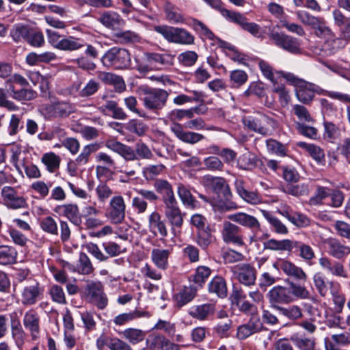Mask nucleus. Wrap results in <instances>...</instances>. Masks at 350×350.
<instances>
[{"mask_svg":"<svg viewBox=\"0 0 350 350\" xmlns=\"http://www.w3.org/2000/svg\"><path fill=\"white\" fill-rule=\"evenodd\" d=\"M208 291L220 298L226 297L228 292L226 280L221 276L214 277L208 284Z\"/></svg>","mask_w":350,"mask_h":350,"instance_id":"35","label":"nucleus"},{"mask_svg":"<svg viewBox=\"0 0 350 350\" xmlns=\"http://www.w3.org/2000/svg\"><path fill=\"white\" fill-rule=\"evenodd\" d=\"M17 252L14 248L7 246H0V264L9 265L16 261Z\"/></svg>","mask_w":350,"mask_h":350,"instance_id":"49","label":"nucleus"},{"mask_svg":"<svg viewBox=\"0 0 350 350\" xmlns=\"http://www.w3.org/2000/svg\"><path fill=\"white\" fill-rule=\"evenodd\" d=\"M196 295V288L192 286H184L174 295L176 305L182 307L191 301Z\"/></svg>","mask_w":350,"mask_h":350,"instance_id":"38","label":"nucleus"},{"mask_svg":"<svg viewBox=\"0 0 350 350\" xmlns=\"http://www.w3.org/2000/svg\"><path fill=\"white\" fill-rule=\"evenodd\" d=\"M248 79L247 74L241 70H234L230 72V81L232 87L239 88L246 83Z\"/></svg>","mask_w":350,"mask_h":350,"instance_id":"62","label":"nucleus"},{"mask_svg":"<svg viewBox=\"0 0 350 350\" xmlns=\"http://www.w3.org/2000/svg\"><path fill=\"white\" fill-rule=\"evenodd\" d=\"M174 56L169 53H145L143 59L137 64V70L142 74L158 69L161 66H172Z\"/></svg>","mask_w":350,"mask_h":350,"instance_id":"6","label":"nucleus"},{"mask_svg":"<svg viewBox=\"0 0 350 350\" xmlns=\"http://www.w3.org/2000/svg\"><path fill=\"white\" fill-rule=\"evenodd\" d=\"M62 215L66 217L76 226L81 224V217L78 206L75 204H66L57 207Z\"/></svg>","mask_w":350,"mask_h":350,"instance_id":"29","label":"nucleus"},{"mask_svg":"<svg viewBox=\"0 0 350 350\" xmlns=\"http://www.w3.org/2000/svg\"><path fill=\"white\" fill-rule=\"evenodd\" d=\"M262 215L267 219L272 226L273 230L278 234H286L288 233V228L278 218L273 216L269 212L262 210Z\"/></svg>","mask_w":350,"mask_h":350,"instance_id":"51","label":"nucleus"},{"mask_svg":"<svg viewBox=\"0 0 350 350\" xmlns=\"http://www.w3.org/2000/svg\"><path fill=\"white\" fill-rule=\"evenodd\" d=\"M25 328L30 333L32 340L38 338L40 332V315L34 309L27 310L23 319Z\"/></svg>","mask_w":350,"mask_h":350,"instance_id":"20","label":"nucleus"},{"mask_svg":"<svg viewBox=\"0 0 350 350\" xmlns=\"http://www.w3.org/2000/svg\"><path fill=\"white\" fill-rule=\"evenodd\" d=\"M213 311L211 304H202L194 306L189 310V314L193 318L204 320Z\"/></svg>","mask_w":350,"mask_h":350,"instance_id":"46","label":"nucleus"},{"mask_svg":"<svg viewBox=\"0 0 350 350\" xmlns=\"http://www.w3.org/2000/svg\"><path fill=\"white\" fill-rule=\"evenodd\" d=\"M204 185L209 187L214 193L221 195L224 200H221L213 205L215 211L221 213L233 211L237 210L239 206L232 200V193L229 185L222 177L207 175L204 176Z\"/></svg>","mask_w":350,"mask_h":350,"instance_id":"2","label":"nucleus"},{"mask_svg":"<svg viewBox=\"0 0 350 350\" xmlns=\"http://www.w3.org/2000/svg\"><path fill=\"white\" fill-rule=\"evenodd\" d=\"M42 292L43 290L38 282L29 279L21 291L19 300L24 306L34 305L40 299Z\"/></svg>","mask_w":350,"mask_h":350,"instance_id":"12","label":"nucleus"},{"mask_svg":"<svg viewBox=\"0 0 350 350\" xmlns=\"http://www.w3.org/2000/svg\"><path fill=\"white\" fill-rule=\"evenodd\" d=\"M243 123L249 130L262 135L267 136L270 134V127L273 128L275 121L260 112L243 118Z\"/></svg>","mask_w":350,"mask_h":350,"instance_id":"10","label":"nucleus"},{"mask_svg":"<svg viewBox=\"0 0 350 350\" xmlns=\"http://www.w3.org/2000/svg\"><path fill=\"white\" fill-rule=\"evenodd\" d=\"M42 163L46 167L49 172H54L59 169L61 159L53 152L44 154L41 158Z\"/></svg>","mask_w":350,"mask_h":350,"instance_id":"44","label":"nucleus"},{"mask_svg":"<svg viewBox=\"0 0 350 350\" xmlns=\"http://www.w3.org/2000/svg\"><path fill=\"white\" fill-rule=\"evenodd\" d=\"M165 12L167 19L172 23H184V17L181 14L180 10L172 5L167 2L165 5Z\"/></svg>","mask_w":350,"mask_h":350,"instance_id":"47","label":"nucleus"},{"mask_svg":"<svg viewBox=\"0 0 350 350\" xmlns=\"http://www.w3.org/2000/svg\"><path fill=\"white\" fill-rule=\"evenodd\" d=\"M331 191L332 190L327 187L317 185L314 196L309 200L310 204L313 206L321 204L323 200L330 196Z\"/></svg>","mask_w":350,"mask_h":350,"instance_id":"53","label":"nucleus"},{"mask_svg":"<svg viewBox=\"0 0 350 350\" xmlns=\"http://www.w3.org/2000/svg\"><path fill=\"white\" fill-rule=\"evenodd\" d=\"M284 78L291 85L295 88V95L302 103L309 104L313 100L314 94H323L324 90L319 85L309 83L295 76L293 73L282 72Z\"/></svg>","mask_w":350,"mask_h":350,"instance_id":"4","label":"nucleus"},{"mask_svg":"<svg viewBox=\"0 0 350 350\" xmlns=\"http://www.w3.org/2000/svg\"><path fill=\"white\" fill-rule=\"evenodd\" d=\"M288 284V286H275L269 291L267 297L273 309L275 306H280L279 304H288L296 299L316 301L305 286L291 281Z\"/></svg>","mask_w":350,"mask_h":350,"instance_id":"1","label":"nucleus"},{"mask_svg":"<svg viewBox=\"0 0 350 350\" xmlns=\"http://www.w3.org/2000/svg\"><path fill=\"white\" fill-rule=\"evenodd\" d=\"M221 238L227 244L243 246L244 241L241 234V228L229 221H224L221 230Z\"/></svg>","mask_w":350,"mask_h":350,"instance_id":"16","label":"nucleus"},{"mask_svg":"<svg viewBox=\"0 0 350 350\" xmlns=\"http://www.w3.org/2000/svg\"><path fill=\"white\" fill-rule=\"evenodd\" d=\"M40 227L47 234L55 236L58 234L57 224L51 216L42 218L40 221Z\"/></svg>","mask_w":350,"mask_h":350,"instance_id":"55","label":"nucleus"},{"mask_svg":"<svg viewBox=\"0 0 350 350\" xmlns=\"http://www.w3.org/2000/svg\"><path fill=\"white\" fill-rule=\"evenodd\" d=\"M42 111L44 115L49 118H66L75 109L72 104L66 101H57L44 106Z\"/></svg>","mask_w":350,"mask_h":350,"instance_id":"15","label":"nucleus"},{"mask_svg":"<svg viewBox=\"0 0 350 350\" xmlns=\"http://www.w3.org/2000/svg\"><path fill=\"white\" fill-rule=\"evenodd\" d=\"M319 263L323 269L334 275L347 276L343 265L339 262L332 261L329 258L324 256L319 259Z\"/></svg>","mask_w":350,"mask_h":350,"instance_id":"30","label":"nucleus"},{"mask_svg":"<svg viewBox=\"0 0 350 350\" xmlns=\"http://www.w3.org/2000/svg\"><path fill=\"white\" fill-rule=\"evenodd\" d=\"M313 281L316 288L322 297H325L328 293L329 287L332 288L334 283L333 282H325L324 279L319 274H315Z\"/></svg>","mask_w":350,"mask_h":350,"instance_id":"64","label":"nucleus"},{"mask_svg":"<svg viewBox=\"0 0 350 350\" xmlns=\"http://www.w3.org/2000/svg\"><path fill=\"white\" fill-rule=\"evenodd\" d=\"M148 228L150 231L155 236L159 235L165 237L167 235V230L165 222L161 219V215L157 212H152L148 217Z\"/></svg>","mask_w":350,"mask_h":350,"instance_id":"27","label":"nucleus"},{"mask_svg":"<svg viewBox=\"0 0 350 350\" xmlns=\"http://www.w3.org/2000/svg\"><path fill=\"white\" fill-rule=\"evenodd\" d=\"M84 46L83 40L79 38L74 36L64 37L59 50L62 51H76Z\"/></svg>","mask_w":350,"mask_h":350,"instance_id":"50","label":"nucleus"},{"mask_svg":"<svg viewBox=\"0 0 350 350\" xmlns=\"http://www.w3.org/2000/svg\"><path fill=\"white\" fill-rule=\"evenodd\" d=\"M228 219L236 222L242 226L247 227L254 230H260V223L254 216L243 212H239L228 215Z\"/></svg>","mask_w":350,"mask_h":350,"instance_id":"26","label":"nucleus"},{"mask_svg":"<svg viewBox=\"0 0 350 350\" xmlns=\"http://www.w3.org/2000/svg\"><path fill=\"white\" fill-rule=\"evenodd\" d=\"M48 293L51 300L58 304H66V299L64 289L57 284H52L49 286Z\"/></svg>","mask_w":350,"mask_h":350,"instance_id":"54","label":"nucleus"},{"mask_svg":"<svg viewBox=\"0 0 350 350\" xmlns=\"http://www.w3.org/2000/svg\"><path fill=\"white\" fill-rule=\"evenodd\" d=\"M8 92L14 99L19 101L31 100L35 98L37 95L36 92L31 89L23 88L16 90L14 86H10L8 88Z\"/></svg>","mask_w":350,"mask_h":350,"instance_id":"41","label":"nucleus"},{"mask_svg":"<svg viewBox=\"0 0 350 350\" xmlns=\"http://www.w3.org/2000/svg\"><path fill=\"white\" fill-rule=\"evenodd\" d=\"M322 243L327 246L328 254L336 259H342L350 254V247L336 238L325 239Z\"/></svg>","mask_w":350,"mask_h":350,"instance_id":"21","label":"nucleus"},{"mask_svg":"<svg viewBox=\"0 0 350 350\" xmlns=\"http://www.w3.org/2000/svg\"><path fill=\"white\" fill-rule=\"evenodd\" d=\"M169 95L165 90L147 88L144 90V106L147 109L157 113L165 107Z\"/></svg>","mask_w":350,"mask_h":350,"instance_id":"8","label":"nucleus"},{"mask_svg":"<svg viewBox=\"0 0 350 350\" xmlns=\"http://www.w3.org/2000/svg\"><path fill=\"white\" fill-rule=\"evenodd\" d=\"M299 146L306 149L310 155L320 165L325 164V153L323 149L319 146L312 144H307L306 142H299Z\"/></svg>","mask_w":350,"mask_h":350,"instance_id":"43","label":"nucleus"},{"mask_svg":"<svg viewBox=\"0 0 350 350\" xmlns=\"http://www.w3.org/2000/svg\"><path fill=\"white\" fill-rule=\"evenodd\" d=\"M284 191L294 196H305L309 193L310 186L308 183L288 185L285 187Z\"/></svg>","mask_w":350,"mask_h":350,"instance_id":"58","label":"nucleus"},{"mask_svg":"<svg viewBox=\"0 0 350 350\" xmlns=\"http://www.w3.org/2000/svg\"><path fill=\"white\" fill-rule=\"evenodd\" d=\"M96 345L100 349L107 347L111 350H133L127 342L118 338H112L104 334L98 337L96 340Z\"/></svg>","mask_w":350,"mask_h":350,"instance_id":"25","label":"nucleus"},{"mask_svg":"<svg viewBox=\"0 0 350 350\" xmlns=\"http://www.w3.org/2000/svg\"><path fill=\"white\" fill-rule=\"evenodd\" d=\"M98 21L106 27L112 29L116 28L123 23V20L118 14L109 11L103 12Z\"/></svg>","mask_w":350,"mask_h":350,"instance_id":"39","label":"nucleus"},{"mask_svg":"<svg viewBox=\"0 0 350 350\" xmlns=\"http://www.w3.org/2000/svg\"><path fill=\"white\" fill-rule=\"evenodd\" d=\"M101 62L107 68L123 69L130 65L131 55L124 49L113 47L105 53L101 58Z\"/></svg>","mask_w":350,"mask_h":350,"instance_id":"9","label":"nucleus"},{"mask_svg":"<svg viewBox=\"0 0 350 350\" xmlns=\"http://www.w3.org/2000/svg\"><path fill=\"white\" fill-rule=\"evenodd\" d=\"M165 170V166L163 164L149 165L144 169L143 175L146 180H151L161 174Z\"/></svg>","mask_w":350,"mask_h":350,"instance_id":"60","label":"nucleus"},{"mask_svg":"<svg viewBox=\"0 0 350 350\" xmlns=\"http://www.w3.org/2000/svg\"><path fill=\"white\" fill-rule=\"evenodd\" d=\"M166 340L162 335L150 336L146 340L147 347L151 350H164Z\"/></svg>","mask_w":350,"mask_h":350,"instance_id":"63","label":"nucleus"},{"mask_svg":"<svg viewBox=\"0 0 350 350\" xmlns=\"http://www.w3.org/2000/svg\"><path fill=\"white\" fill-rule=\"evenodd\" d=\"M1 194L4 204L8 208L19 209L27 206L26 199L19 196L17 191L14 187L9 186L3 187Z\"/></svg>","mask_w":350,"mask_h":350,"instance_id":"19","label":"nucleus"},{"mask_svg":"<svg viewBox=\"0 0 350 350\" xmlns=\"http://www.w3.org/2000/svg\"><path fill=\"white\" fill-rule=\"evenodd\" d=\"M190 25L201 36L209 40L215 38L214 33L202 22L197 19H192Z\"/></svg>","mask_w":350,"mask_h":350,"instance_id":"59","label":"nucleus"},{"mask_svg":"<svg viewBox=\"0 0 350 350\" xmlns=\"http://www.w3.org/2000/svg\"><path fill=\"white\" fill-rule=\"evenodd\" d=\"M293 240L282 239L276 240L271 239L264 243V247L267 250L272 251L292 252Z\"/></svg>","mask_w":350,"mask_h":350,"instance_id":"37","label":"nucleus"},{"mask_svg":"<svg viewBox=\"0 0 350 350\" xmlns=\"http://www.w3.org/2000/svg\"><path fill=\"white\" fill-rule=\"evenodd\" d=\"M94 270L90 258L85 253H80L78 263L77 265V271L80 274H90Z\"/></svg>","mask_w":350,"mask_h":350,"instance_id":"52","label":"nucleus"},{"mask_svg":"<svg viewBox=\"0 0 350 350\" xmlns=\"http://www.w3.org/2000/svg\"><path fill=\"white\" fill-rule=\"evenodd\" d=\"M172 250L154 248L151 252V260L154 265L161 270H166L169 267V257Z\"/></svg>","mask_w":350,"mask_h":350,"instance_id":"31","label":"nucleus"},{"mask_svg":"<svg viewBox=\"0 0 350 350\" xmlns=\"http://www.w3.org/2000/svg\"><path fill=\"white\" fill-rule=\"evenodd\" d=\"M156 191L162 196L165 204L176 200L171 185L165 180L158 179L154 183Z\"/></svg>","mask_w":350,"mask_h":350,"instance_id":"34","label":"nucleus"},{"mask_svg":"<svg viewBox=\"0 0 350 350\" xmlns=\"http://www.w3.org/2000/svg\"><path fill=\"white\" fill-rule=\"evenodd\" d=\"M211 273L212 270L208 267L199 266L191 275L192 281L200 287H202L210 277Z\"/></svg>","mask_w":350,"mask_h":350,"instance_id":"48","label":"nucleus"},{"mask_svg":"<svg viewBox=\"0 0 350 350\" xmlns=\"http://www.w3.org/2000/svg\"><path fill=\"white\" fill-rule=\"evenodd\" d=\"M105 146L111 151L121 156L126 161H135L139 157L144 159H151L153 154L146 144L138 142L135 144V148L121 143L116 139H107Z\"/></svg>","mask_w":350,"mask_h":350,"instance_id":"3","label":"nucleus"},{"mask_svg":"<svg viewBox=\"0 0 350 350\" xmlns=\"http://www.w3.org/2000/svg\"><path fill=\"white\" fill-rule=\"evenodd\" d=\"M273 267L282 271L288 277L293 278L301 282H306L308 279L307 274L302 268L297 266L290 260L285 259H278Z\"/></svg>","mask_w":350,"mask_h":350,"instance_id":"18","label":"nucleus"},{"mask_svg":"<svg viewBox=\"0 0 350 350\" xmlns=\"http://www.w3.org/2000/svg\"><path fill=\"white\" fill-rule=\"evenodd\" d=\"M262 328V323L258 317L252 316L246 323L238 326L236 337L239 340H245L252 334L258 332Z\"/></svg>","mask_w":350,"mask_h":350,"instance_id":"23","label":"nucleus"},{"mask_svg":"<svg viewBox=\"0 0 350 350\" xmlns=\"http://www.w3.org/2000/svg\"><path fill=\"white\" fill-rule=\"evenodd\" d=\"M268 36L270 40L277 46L293 54L299 53L300 43L299 40L284 32H280L275 27H269Z\"/></svg>","mask_w":350,"mask_h":350,"instance_id":"11","label":"nucleus"},{"mask_svg":"<svg viewBox=\"0 0 350 350\" xmlns=\"http://www.w3.org/2000/svg\"><path fill=\"white\" fill-rule=\"evenodd\" d=\"M221 15L227 20L239 25L242 29L247 23L245 16L239 12H232L229 10H221Z\"/></svg>","mask_w":350,"mask_h":350,"instance_id":"56","label":"nucleus"},{"mask_svg":"<svg viewBox=\"0 0 350 350\" xmlns=\"http://www.w3.org/2000/svg\"><path fill=\"white\" fill-rule=\"evenodd\" d=\"M233 275L238 281L245 286H252L255 284L256 271L250 264L243 263L235 265L231 269Z\"/></svg>","mask_w":350,"mask_h":350,"instance_id":"17","label":"nucleus"},{"mask_svg":"<svg viewBox=\"0 0 350 350\" xmlns=\"http://www.w3.org/2000/svg\"><path fill=\"white\" fill-rule=\"evenodd\" d=\"M126 204L122 196H113L109 202L106 217L112 224H119L125 219Z\"/></svg>","mask_w":350,"mask_h":350,"instance_id":"14","label":"nucleus"},{"mask_svg":"<svg viewBox=\"0 0 350 350\" xmlns=\"http://www.w3.org/2000/svg\"><path fill=\"white\" fill-rule=\"evenodd\" d=\"M323 35L329 36L323 45L325 51L329 55L334 54L338 50L342 49L346 44L345 40L335 37L331 30L329 33H323Z\"/></svg>","mask_w":350,"mask_h":350,"instance_id":"36","label":"nucleus"},{"mask_svg":"<svg viewBox=\"0 0 350 350\" xmlns=\"http://www.w3.org/2000/svg\"><path fill=\"white\" fill-rule=\"evenodd\" d=\"M235 188L238 195L247 203L256 205L262 202L261 196L258 193L249 191L245 189L243 180H237L235 181Z\"/></svg>","mask_w":350,"mask_h":350,"instance_id":"28","label":"nucleus"},{"mask_svg":"<svg viewBox=\"0 0 350 350\" xmlns=\"http://www.w3.org/2000/svg\"><path fill=\"white\" fill-rule=\"evenodd\" d=\"M267 148L269 152L279 157H284L286 154V147L285 145L273 139L266 141Z\"/></svg>","mask_w":350,"mask_h":350,"instance_id":"61","label":"nucleus"},{"mask_svg":"<svg viewBox=\"0 0 350 350\" xmlns=\"http://www.w3.org/2000/svg\"><path fill=\"white\" fill-rule=\"evenodd\" d=\"M100 88V83L94 79L89 80L83 85L81 82L72 84L70 88L72 94L81 98H86L95 94Z\"/></svg>","mask_w":350,"mask_h":350,"instance_id":"22","label":"nucleus"},{"mask_svg":"<svg viewBox=\"0 0 350 350\" xmlns=\"http://www.w3.org/2000/svg\"><path fill=\"white\" fill-rule=\"evenodd\" d=\"M167 117L172 122L170 130L183 142L195 144L204 139V136L200 133L184 130L183 124L177 122L184 118L183 109H174L168 113Z\"/></svg>","mask_w":350,"mask_h":350,"instance_id":"5","label":"nucleus"},{"mask_svg":"<svg viewBox=\"0 0 350 350\" xmlns=\"http://www.w3.org/2000/svg\"><path fill=\"white\" fill-rule=\"evenodd\" d=\"M164 213L172 228L182 226L183 218L176 200L164 204Z\"/></svg>","mask_w":350,"mask_h":350,"instance_id":"24","label":"nucleus"},{"mask_svg":"<svg viewBox=\"0 0 350 350\" xmlns=\"http://www.w3.org/2000/svg\"><path fill=\"white\" fill-rule=\"evenodd\" d=\"M291 341L300 350H314L316 339L314 337H306L304 334L296 332L290 337Z\"/></svg>","mask_w":350,"mask_h":350,"instance_id":"32","label":"nucleus"},{"mask_svg":"<svg viewBox=\"0 0 350 350\" xmlns=\"http://www.w3.org/2000/svg\"><path fill=\"white\" fill-rule=\"evenodd\" d=\"M275 310L280 314L291 321L298 320L303 317V311L297 305H291L287 307L275 306Z\"/></svg>","mask_w":350,"mask_h":350,"instance_id":"40","label":"nucleus"},{"mask_svg":"<svg viewBox=\"0 0 350 350\" xmlns=\"http://www.w3.org/2000/svg\"><path fill=\"white\" fill-rule=\"evenodd\" d=\"M30 33L29 28L24 25H15L10 31V35L15 42L27 40Z\"/></svg>","mask_w":350,"mask_h":350,"instance_id":"57","label":"nucleus"},{"mask_svg":"<svg viewBox=\"0 0 350 350\" xmlns=\"http://www.w3.org/2000/svg\"><path fill=\"white\" fill-rule=\"evenodd\" d=\"M154 29L169 42L189 45L194 42V36L183 28L167 25L155 26Z\"/></svg>","mask_w":350,"mask_h":350,"instance_id":"7","label":"nucleus"},{"mask_svg":"<svg viewBox=\"0 0 350 350\" xmlns=\"http://www.w3.org/2000/svg\"><path fill=\"white\" fill-rule=\"evenodd\" d=\"M123 337L132 345H136L143 341L146 333L139 329L127 328L122 332Z\"/></svg>","mask_w":350,"mask_h":350,"instance_id":"45","label":"nucleus"},{"mask_svg":"<svg viewBox=\"0 0 350 350\" xmlns=\"http://www.w3.org/2000/svg\"><path fill=\"white\" fill-rule=\"evenodd\" d=\"M293 249L297 252V256L305 262H310L316 256L312 247L302 241L293 240L292 251Z\"/></svg>","mask_w":350,"mask_h":350,"instance_id":"33","label":"nucleus"},{"mask_svg":"<svg viewBox=\"0 0 350 350\" xmlns=\"http://www.w3.org/2000/svg\"><path fill=\"white\" fill-rule=\"evenodd\" d=\"M296 16L302 24L310 26L314 29L317 36L321 37L323 33H330V29L326 26L323 18L314 16L305 10L297 11Z\"/></svg>","mask_w":350,"mask_h":350,"instance_id":"13","label":"nucleus"},{"mask_svg":"<svg viewBox=\"0 0 350 350\" xmlns=\"http://www.w3.org/2000/svg\"><path fill=\"white\" fill-rule=\"evenodd\" d=\"M99 148L100 145L97 143L85 146L80 154L76 157L74 161L75 165L81 166L87 164L92 153L97 151Z\"/></svg>","mask_w":350,"mask_h":350,"instance_id":"42","label":"nucleus"}]
</instances>
